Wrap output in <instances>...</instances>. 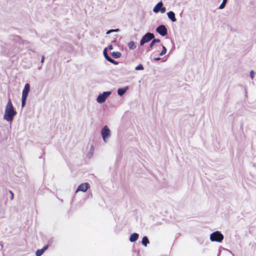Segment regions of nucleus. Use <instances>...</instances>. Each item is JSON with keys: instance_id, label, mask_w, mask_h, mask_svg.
<instances>
[{"instance_id": "5", "label": "nucleus", "mask_w": 256, "mask_h": 256, "mask_svg": "<svg viewBox=\"0 0 256 256\" xmlns=\"http://www.w3.org/2000/svg\"><path fill=\"white\" fill-rule=\"evenodd\" d=\"M111 94V92H104L102 94H100L96 98L97 102L100 104L104 102Z\"/></svg>"}, {"instance_id": "7", "label": "nucleus", "mask_w": 256, "mask_h": 256, "mask_svg": "<svg viewBox=\"0 0 256 256\" xmlns=\"http://www.w3.org/2000/svg\"><path fill=\"white\" fill-rule=\"evenodd\" d=\"M156 32L162 36H164L168 34V30L164 24L158 26L156 28Z\"/></svg>"}, {"instance_id": "27", "label": "nucleus", "mask_w": 256, "mask_h": 256, "mask_svg": "<svg viewBox=\"0 0 256 256\" xmlns=\"http://www.w3.org/2000/svg\"><path fill=\"white\" fill-rule=\"evenodd\" d=\"M9 192H10V194H11V195H10V196H11V197H10V200H13V198H14V194H13V192H12L11 190H10V191H9Z\"/></svg>"}, {"instance_id": "30", "label": "nucleus", "mask_w": 256, "mask_h": 256, "mask_svg": "<svg viewBox=\"0 0 256 256\" xmlns=\"http://www.w3.org/2000/svg\"><path fill=\"white\" fill-rule=\"evenodd\" d=\"M108 49L111 50H112L113 49V46L112 45H110L108 46Z\"/></svg>"}, {"instance_id": "22", "label": "nucleus", "mask_w": 256, "mask_h": 256, "mask_svg": "<svg viewBox=\"0 0 256 256\" xmlns=\"http://www.w3.org/2000/svg\"><path fill=\"white\" fill-rule=\"evenodd\" d=\"M135 70H144V67L142 64H139L135 68Z\"/></svg>"}, {"instance_id": "29", "label": "nucleus", "mask_w": 256, "mask_h": 256, "mask_svg": "<svg viewBox=\"0 0 256 256\" xmlns=\"http://www.w3.org/2000/svg\"><path fill=\"white\" fill-rule=\"evenodd\" d=\"M161 58H155L153 59L154 61H158L160 60Z\"/></svg>"}, {"instance_id": "26", "label": "nucleus", "mask_w": 256, "mask_h": 256, "mask_svg": "<svg viewBox=\"0 0 256 256\" xmlns=\"http://www.w3.org/2000/svg\"><path fill=\"white\" fill-rule=\"evenodd\" d=\"M106 60L112 64L114 61V60L112 59L110 57H108Z\"/></svg>"}, {"instance_id": "13", "label": "nucleus", "mask_w": 256, "mask_h": 256, "mask_svg": "<svg viewBox=\"0 0 256 256\" xmlns=\"http://www.w3.org/2000/svg\"><path fill=\"white\" fill-rule=\"evenodd\" d=\"M128 89V86H126L124 88H120L118 90V94L120 96H122L126 92Z\"/></svg>"}, {"instance_id": "4", "label": "nucleus", "mask_w": 256, "mask_h": 256, "mask_svg": "<svg viewBox=\"0 0 256 256\" xmlns=\"http://www.w3.org/2000/svg\"><path fill=\"white\" fill-rule=\"evenodd\" d=\"M154 38V35L153 33L147 32L142 38L140 41V45L143 46Z\"/></svg>"}, {"instance_id": "6", "label": "nucleus", "mask_w": 256, "mask_h": 256, "mask_svg": "<svg viewBox=\"0 0 256 256\" xmlns=\"http://www.w3.org/2000/svg\"><path fill=\"white\" fill-rule=\"evenodd\" d=\"M101 134L104 142L110 136V130L108 126H105L101 130Z\"/></svg>"}, {"instance_id": "20", "label": "nucleus", "mask_w": 256, "mask_h": 256, "mask_svg": "<svg viewBox=\"0 0 256 256\" xmlns=\"http://www.w3.org/2000/svg\"><path fill=\"white\" fill-rule=\"evenodd\" d=\"M162 50L160 52V56H162L164 55L166 53V48L164 46H163V45H162Z\"/></svg>"}, {"instance_id": "12", "label": "nucleus", "mask_w": 256, "mask_h": 256, "mask_svg": "<svg viewBox=\"0 0 256 256\" xmlns=\"http://www.w3.org/2000/svg\"><path fill=\"white\" fill-rule=\"evenodd\" d=\"M139 237V235L137 233H133L130 236V242H135L138 238Z\"/></svg>"}, {"instance_id": "15", "label": "nucleus", "mask_w": 256, "mask_h": 256, "mask_svg": "<svg viewBox=\"0 0 256 256\" xmlns=\"http://www.w3.org/2000/svg\"><path fill=\"white\" fill-rule=\"evenodd\" d=\"M112 56L114 58H118L120 57L121 53L118 52H114L111 53Z\"/></svg>"}, {"instance_id": "31", "label": "nucleus", "mask_w": 256, "mask_h": 256, "mask_svg": "<svg viewBox=\"0 0 256 256\" xmlns=\"http://www.w3.org/2000/svg\"><path fill=\"white\" fill-rule=\"evenodd\" d=\"M112 64H114L116 65V64H118V62H116V60H114V62H112Z\"/></svg>"}, {"instance_id": "19", "label": "nucleus", "mask_w": 256, "mask_h": 256, "mask_svg": "<svg viewBox=\"0 0 256 256\" xmlns=\"http://www.w3.org/2000/svg\"><path fill=\"white\" fill-rule=\"evenodd\" d=\"M20 52V50L18 48H15L12 52H10V54H16Z\"/></svg>"}, {"instance_id": "21", "label": "nucleus", "mask_w": 256, "mask_h": 256, "mask_svg": "<svg viewBox=\"0 0 256 256\" xmlns=\"http://www.w3.org/2000/svg\"><path fill=\"white\" fill-rule=\"evenodd\" d=\"M104 56L106 60L108 59V57H110L107 54V48H105L103 52Z\"/></svg>"}, {"instance_id": "11", "label": "nucleus", "mask_w": 256, "mask_h": 256, "mask_svg": "<svg viewBox=\"0 0 256 256\" xmlns=\"http://www.w3.org/2000/svg\"><path fill=\"white\" fill-rule=\"evenodd\" d=\"M48 245L44 246L42 248L36 250V256H41L46 250L48 249Z\"/></svg>"}, {"instance_id": "1", "label": "nucleus", "mask_w": 256, "mask_h": 256, "mask_svg": "<svg viewBox=\"0 0 256 256\" xmlns=\"http://www.w3.org/2000/svg\"><path fill=\"white\" fill-rule=\"evenodd\" d=\"M17 112L14 110L11 100L9 98L6 106L3 118L7 122H12Z\"/></svg>"}, {"instance_id": "25", "label": "nucleus", "mask_w": 256, "mask_h": 256, "mask_svg": "<svg viewBox=\"0 0 256 256\" xmlns=\"http://www.w3.org/2000/svg\"><path fill=\"white\" fill-rule=\"evenodd\" d=\"M254 72L253 70H251L250 73V77L252 79L254 78Z\"/></svg>"}, {"instance_id": "14", "label": "nucleus", "mask_w": 256, "mask_h": 256, "mask_svg": "<svg viewBox=\"0 0 256 256\" xmlns=\"http://www.w3.org/2000/svg\"><path fill=\"white\" fill-rule=\"evenodd\" d=\"M152 42L150 44V46H149V48L148 49V51L150 50V48H152V47L155 44L158 43V42H160V40L156 39V38H154V39H152Z\"/></svg>"}, {"instance_id": "8", "label": "nucleus", "mask_w": 256, "mask_h": 256, "mask_svg": "<svg viewBox=\"0 0 256 256\" xmlns=\"http://www.w3.org/2000/svg\"><path fill=\"white\" fill-rule=\"evenodd\" d=\"M90 186L88 183L84 182L80 184L76 190V192H86L90 188Z\"/></svg>"}, {"instance_id": "2", "label": "nucleus", "mask_w": 256, "mask_h": 256, "mask_svg": "<svg viewBox=\"0 0 256 256\" xmlns=\"http://www.w3.org/2000/svg\"><path fill=\"white\" fill-rule=\"evenodd\" d=\"M30 90V84L28 83L24 85V87L22 92V107L24 108L26 104V101L28 95V93Z\"/></svg>"}, {"instance_id": "9", "label": "nucleus", "mask_w": 256, "mask_h": 256, "mask_svg": "<svg viewBox=\"0 0 256 256\" xmlns=\"http://www.w3.org/2000/svg\"><path fill=\"white\" fill-rule=\"evenodd\" d=\"M163 6V3L162 1L158 2L154 8L153 12L154 13H158L160 12V7H162Z\"/></svg>"}, {"instance_id": "23", "label": "nucleus", "mask_w": 256, "mask_h": 256, "mask_svg": "<svg viewBox=\"0 0 256 256\" xmlns=\"http://www.w3.org/2000/svg\"><path fill=\"white\" fill-rule=\"evenodd\" d=\"M160 12L161 13L164 14L166 11V8L165 7H164L163 6L162 7H160Z\"/></svg>"}, {"instance_id": "28", "label": "nucleus", "mask_w": 256, "mask_h": 256, "mask_svg": "<svg viewBox=\"0 0 256 256\" xmlns=\"http://www.w3.org/2000/svg\"><path fill=\"white\" fill-rule=\"evenodd\" d=\"M44 59H45V57L44 56H42V59H41V63H43L44 62Z\"/></svg>"}, {"instance_id": "24", "label": "nucleus", "mask_w": 256, "mask_h": 256, "mask_svg": "<svg viewBox=\"0 0 256 256\" xmlns=\"http://www.w3.org/2000/svg\"><path fill=\"white\" fill-rule=\"evenodd\" d=\"M118 29H116V30H108L107 32H106V34H110L111 32H118Z\"/></svg>"}, {"instance_id": "16", "label": "nucleus", "mask_w": 256, "mask_h": 256, "mask_svg": "<svg viewBox=\"0 0 256 256\" xmlns=\"http://www.w3.org/2000/svg\"><path fill=\"white\" fill-rule=\"evenodd\" d=\"M142 244L145 246H147V244L150 242L147 236H144L142 238Z\"/></svg>"}, {"instance_id": "3", "label": "nucleus", "mask_w": 256, "mask_h": 256, "mask_svg": "<svg viewBox=\"0 0 256 256\" xmlns=\"http://www.w3.org/2000/svg\"><path fill=\"white\" fill-rule=\"evenodd\" d=\"M223 239L224 236L219 231L214 232L210 235V240L212 242H220Z\"/></svg>"}, {"instance_id": "10", "label": "nucleus", "mask_w": 256, "mask_h": 256, "mask_svg": "<svg viewBox=\"0 0 256 256\" xmlns=\"http://www.w3.org/2000/svg\"><path fill=\"white\" fill-rule=\"evenodd\" d=\"M168 17L169 19H170L172 22H175L176 21V19L175 16V14L172 11H170L167 13Z\"/></svg>"}, {"instance_id": "17", "label": "nucleus", "mask_w": 256, "mask_h": 256, "mask_svg": "<svg viewBox=\"0 0 256 256\" xmlns=\"http://www.w3.org/2000/svg\"><path fill=\"white\" fill-rule=\"evenodd\" d=\"M128 47L130 50H134L136 48V45L133 41H130L128 44Z\"/></svg>"}, {"instance_id": "18", "label": "nucleus", "mask_w": 256, "mask_h": 256, "mask_svg": "<svg viewBox=\"0 0 256 256\" xmlns=\"http://www.w3.org/2000/svg\"><path fill=\"white\" fill-rule=\"evenodd\" d=\"M226 2L227 0H223L222 3L219 6L218 8L220 10L223 9L225 7Z\"/></svg>"}]
</instances>
